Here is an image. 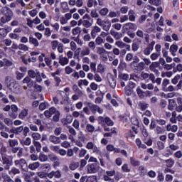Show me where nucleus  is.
Returning <instances> with one entry per match:
<instances>
[{"instance_id": "33", "label": "nucleus", "mask_w": 182, "mask_h": 182, "mask_svg": "<svg viewBox=\"0 0 182 182\" xmlns=\"http://www.w3.org/2000/svg\"><path fill=\"white\" fill-rule=\"evenodd\" d=\"M9 147L14 148L15 146H18V142L17 139H9Z\"/></svg>"}, {"instance_id": "13", "label": "nucleus", "mask_w": 182, "mask_h": 182, "mask_svg": "<svg viewBox=\"0 0 182 182\" xmlns=\"http://www.w3.org/2000/svg\"><path fill=\"white\" fill-rule=\"evenodd\" d=\"M116 46L119 48V49H124V48L127 49V50L130 51V45L126 44L123 41H116L115 42Z\"/></svg>"}, {"instance_id": "23", "label": "nucleus", "mask_w": 182, "mask_h": 182, "mask_svg": "<svg viewBox=\"0 0 182 182\" xmlns=\"http://www.w3.org/2000/svg\"><path fill=\"white\" fill-rule=\"evenodd\" d=\"M177 106V103L174 100H169V105L168 106V110H174V108Z\"/></svg>"}, {"instance_id": "5", "label": "nucleus", "mask_w": 182, "mask_h": 182, "mask_svg": "<svg viewBox=\"0 0 182 182\" xmlns=\"http://www.w3.org/2000/svg\"><path fill=\"white\" fill-rule=\"evenodd\" d=\"M132 62V60H133ZM125 60L127 62H132L130 63V66L132 68V66H134V68H136V63H139V62H140V59H139V58L137 56H133V53H129L126 55L125 57Z\"/></svg>"}, {"instance_id": "31", "label": "nucleus", "mask_w": 182, "mask_h": 182, "mask_svg": "<svg viewBox=\"0 0 182 182\" xmlns=\"http://www.w3.org/2000/svg\"><path fill=\"white\" fill-rule=\"evenodd\" d=\"M151 50H153V46H148L144 49V55L149 56V55H150V53H151Z\"/></svg>"}, {"instance_id": "28", "label": "nucleus", "mask_w": 182, "mask_h": 182, "mask_svg": "<svg viewBox=\"0 0 182 182\" xmlns=\"http://www.w3.org/2000/svg\"><path fill=\"white\" fill-rule=\"evenodd\" d=\"M39 166H41V164L39 162H34L28 165V168H30V170H36V168H38Z\"/></svg>"}, {"instance_id": "47", "label": "nucleus", "mask_w": 182, "mask_h": 182, "mask_svg": "<svg viewBox=\"0 0 182 182\" xmlns=\"http://www.w3.org/2000/svg\"><path fill=\"white\" fill-rule=\"evenodd\" d=\"M139 106L142 110H146L149 107V104L144 102H140Z\"/></svg>"}, {"instance_id": "60", "label": "nucleus", "mask_w": 182, "mask_h": 182, "mask_svg": "<svg viewBox=\"0 0 182 182\" xmlns=\"http://www.w3.org/2000/svg\"><path fill=\"white\" fill-rule=\"evenodd\" d=\"M82 25L85 28H90V26H92V23L87 20H84L82 21Z\"/></svg>"}, {"instance_id": "50", "label": "nucleus", "mask_w": 182, "mask_h": 182, "mask_svg": "<svg viewBox=\"0 0 182 182\" xmlns=\"http://www.w3.org/2000/svg\"><path fill=\"white\" fill-rule=\"evenodd\" d=\"M8 35V29L6 28H0V36L5 38Z\"/></svg>"}, {"instance_id": "12", "label": "nucleus", "mask_w": 182, "mask_h": 182, "mask_svg": "<svg viewBox=\"0 0 182 182\" xmlns=\"http://www.w3.org/2000/svg\"><path fill=\"white\" fill-rule=\"evenodd\" d=\"M100 32H102V28H100V27H99L97 26H93L91 30L92 38H96V36H97V35H99V33H100Z\"/></svg>"}, {"instance_id": "2", "label": "nucleus", "mask_w": 182, "mask_h": 182, "mask_svg": "<svg viewBox=\"0 0 182 182\" xmlns=\"http://www.w3.org/2000/svg\"><path fill=\"white\" fill-rule=\"evenodd\" d=\"M28 77H26L23 80L22 83H26L28 87H32L33 86V81L32 79L35 78L37 75V73H35L33 70H30L28 71Z\"/></svg>"}, {"instance_id": "7", "label": "nucleus", "mask_w": 182, "mask_h": 182, "mask_svg": "<svg viewBox=\"0 0 182 182\" xmlns=\"http://www.w3.org/2000/svg\"><path fill=\"white\" fill-rule=\"evenodd\" d=\"M140 77L142 80H146V79H149L152 83H154V79L156 78V76L153 73L149 74L144 71H142L140 74Z\"/></svg>"}, {"instance_id": "18", "label": "nucleus", "mask_w": 182, "mask_h": 182, "mask_svg": "<svg viewBox=\"0 0 182 182\" xmlns=\"http://www.w3.org/2000/svg\"><path fill=\"white\" fill-rule=\"evenodd\" d=\"M87 55H90V48L89 47H84L81 50L80 56L83 58L84 56H87Z\"/></svg>"}, {"instance_id": "1", "label": "nucleus", "mask_w": 182, "mask_h": 182, "mask_svg": "<svg viewBox=\"0 0 182 182\" xmlns=\"http://www.w3.org/2000/svg\"><path fill=\"white\" fill-rule=\"evenodd\" d=\"M4 83L13 93L16 95H22L24 90H28V86L24 85L21 87V85L16 84V81L14 80L11 76H6L4 79Z\"/></svg>"}, {"instance_id": "9", "label": "nucleus", "mask_w": 182, "mask_h": 182, "mask_svg": "<svg viewBox=\"0 0 182 182\" xmlns=\"http://www.w3.org/2000/svg\"><path fill=\"white\" fill-rule=\"evenodd\" d=\"M2 157V159H1ZM3 161V164H5L4 166L5 170H9V168L11 166H12V161L9 160V159L6 158V156H2L1 154H0V161Z\"/></svg>"}, {"instance_id": "4", "label": "nucleus", "mask_w": 182, "mask_h": 182, "mask_svg": "<svg viewBox=\"0 0 182 182\" xmlns=\"http://www.w3.org/2000/svg\"><path fill=\"white\" fill-rule=\"evenodd\" d=\"M136 87V80L131 78L129 79L128 85L125 87V95L130 96L133 93V89Z\"/></svg>"}, {"instance_id": "17", "label": "nucleus", "mask_w": 182, "mask_h": 182, "mask_svg": "<svg viewBox=\"0 0 182 182\" xmlns=\"http://www.w3.org/2000/svg\"><path fill=\"white\" fill-rule=\"evenodd\" d=\"M55 112H56V108L50 107L48 110H46L44 112V116H46L47 119H49L52 117V115H53Z\"/></svg>"}, {"instance_id": "20", "label": "nucleus", "mask_w": 182, "mask_h": 182, "mask_svg": "<svg viewBox=\"0 0 182 182\" xmlns=\"http://www.w3.org/2000/svg\"><path fill=\"white\" fill-rule=\"evenodd\" d=\"M105 70H106V67L105 65H103V64L100 63L97 65V73H101V75H102V74L105 73Z\"/></svg>"}, {"instance_id": "43", "label": "nucleus", "mask_w": 182, "mask_h": 182, "mask_svg": "<svg viewBox=\"0 0 182 182\" xmlns=\"http://www.w3.org/2000/svg\"><path fill=\"white\" fill-rule=\"evenodd\" d=\"M18 49L20 50H23L24 52H28V50H29V47L25 44L21 43L18 45Z\"/></svg>"}, {"instance_id": "59", "label": "nucleus", "mask_w": 182, "mask_h": 182, "mask_svg": "<svg viewBox=\"0 0 182 182\" xmlns=\"http://www.w3.org/2000/svg\"><path fill=\"white\" fill-rule=\"evenodd\" d=\"M159 56H160V53H153L150 55V58L151 59V60H156V59H158Z\"/></svg>"}, {"instance_id": "56", "label": "nucleus", "mask_w": 182, "mask_h": 182, "mask_svg": "<svg viewBox=\"0 0 182 182\" xmlns=\"http://www.w3.org/2000/svg\"><path fill=\"white\" fill-rule=\"evenodd\" d=\"M88 48L91 49V50H95L96 49V43H95L94 41H90L88 43Z\"/></svg>"}, {"instance_id": "57", "label": "nucleus", "mask_w": 182, "mask_h": 182, "mask_svg": "<svg viewBox=\"0 0 182 182\" xmlns=\"http://www.w3.org/2000/svg\"><path fill=\"white\" fill-rule=\"evenodd\" d=\"M83 85L84 86H88L89 81L87 80H80L78 82V86H82Z\"/></svg>"}, {"instance_id": "19", "label": "nucleus", "mask_w": 182, "mask_h": 182, "mask_svg": "<svg viewBox=\"0 0 182 182\" xmlns=\"http://www.w3.org/2000/svg\"><path fill=\"white\" fill-rule=\"evenodd\" d=\"M106 42V39L102 38V36H98L96 38H95V43L96 45H97L98 46H100V45H103V43H105Z\"/></svg>"}, {"instance_id": "54", "label": "nucleus", "mask_w": 182, "mask_h": 182, "mask_svg": "<svg viewBox=\"0 0 182 182\" xmlns=\"http://www.w3.org/2000/svg\"><path fill=\"white\" fill-rule=\"evenodd\" d=\"M57 49L59 53H63V51L65 50V47L63 46V44L62 43H60L58 46L57 47Z\"/></svg>"}, {"instance_id": "58", "label": "nucleus", "mask_w": 182, "mask_h": 182, "mask_svg": "<svg viewBox=\"0 0 182 182\" xmlns=\"http://www.w3.org/2000/svg\"><path fill=\"white\" fill-rule=\"evenodd\" d=\"M24 178L26 182H33V178H31V176L28 173L24 175Z\"/></svg>"}, {"instance_id": "22", "label": "nucleus", "mask_w": 182, "mask_h": 182, "mask_svg": "<svg viewBox=\"0 0 182 182\" xmlns=\"http://www.w3.org/2000/svg\"><path fill=\"white\" fill-rule=\"evenodd\" d=\"M33 144L34 147H36V150L38 153H41V150L42 149V144H41V142L38 141H33Z\"/></svg>"}, {"instance_id": "46", "label": "nucleus", "mask_w": 182, "mask_h": 182, "mask_svg": "<svg viewBox=\"0 0 182 182\" xmlns=\"http://www.w3.org/2000/svg\"><path fill=\"white\" fill-rule=\"evenodd\" d=\"M86 130L88 133H93L95 132V127L90 124L86 125Z\"/></svg>"}, {"instance_id": "11", "label": "nucleus", "mask_w": 182, "mask_h": 182, "mask_svg": "<svg viewBox=\"0 0 182 182\" xmlns=\"http://www.w3.org/2000/svg\"><path fill=\"white\" fill-rule=\"evenodd\" d=\"M107 80L109 86L112 89H114V87H116V79H114V76H113L112 74H108Z\"/></svg>"}, {"instance_id": "44", "label": "nucleus", "mask_w": 182, "mask_h": 182, "mask_svg": "<svg viewBox=\"0 0 182 182\" xmlns=\"http://www.w3.org/2000/svg\"><path fill=\"white\" fill-rule=\"evenodd\" d=\"M58 46H59V41H51V48H52L53 50H56V49H58Z\"/></svg>"}, {"instance_id": "45", "label": "nucleus", "mask_w": 182, "mask_h": 182, "mask_svg": "<svg viewBox=\"0 0 182 182\" xmlns=\"http://www.w3.org/2000/svg\"><path fill=\"white\" fill-rule=\"evenodd\" d=\"M9 38L11 39H14L15 41H19L20 39V36L18 34H16L15 33H11L9 35Z\"/></svg>"}, {"instance_id": "16", "label": "nucleus", "mask_w": 182, "mask_h": 182, "mask_svg": "<svg viewBox=\"0 0 182 182\" xmlns=\"http://www.w3.org/2000/svg\"><path fill=\"white\" fill-rule=\"evenodd\" d=\"M48 141L50 143H53V144H60V138L55 135H50L48 138Z\"/></svg>"}, {"instance_id": "14", "label": "nucleus", "mask_w": 182, "mask_h": 182, "mask_svg": "<svg viewBox=\"0 0 182 182\" xmlns=\"http://www.w3.org/2000/svg\"><path fill=\"white\" fill-rule=\"evenodd\" d=\"M99 171V166L96 164H92L87 167V172L88 173H97Z\"/></svg>"}, {"instance_id": "6", "label": "nucleus", "mask_w": 182, "mask_h": 182, "mask_svg": "<svg viewBox=\"0 0 182 182\" xmlns=\"http://www.w3.org/2000/svg\"><path fill=\"white\" fill-rule=\"evenodd\" d=\"M14 164L16 167L19 166L22 171H26V166H28V163H26V160L23 159H20L14 161Z\"/></svg>"}, {"instance_id": "15", "label": "nucleus", "mask_w": 182, "mask_h": 182, "mask_svg": "<svg viewBox=\"0 0 182 182\" xmlns=\"http://www.w3.org/2000/svg\"><path fill=\"white\" fill-rule=\"evenodd\" d=\"M62 174H60V171H53L47 174V177H48V178H53V177H55V178H60Z\"/></svg>"}, {"instance_id": "42", "label": "nucleus", "mask_w": 182, "mask_h": 182, "mask_svg": "<svg viewBox=\"0 0 182 182\" xmlns=\"http://www.w3.org/2000/svg\"><path fill=\"white\" fill-rule=\"evenodd\" d=\"M155 132H156V134H163V133H164L166 132V130L164 129V128H163L160 126H156Z\"/></svg>"}, {"instance_id": "63", "label": "nucleus", "mask_w": 182, "mask_h": 182, "mask_svg": "<svg viewBox=\"0 0 182 182\" xmlns=\"http://www.w3.org/2000/svg\"><path fill=\"white\" fill-rule=\"evenodd\" d=\"M4 123L7 126H12L14 124V122H12V120L9 118L4 119Z\"/></svg>"}, {"instance_id": "3", "label": "nucleus", "mask_w": 182, "mask_h": 182, "mask_svg": "<svg viewBox=\"0 0 182 182\" xmlns=\"http://www.w3.org/2000/svg\"><path fill=\"white\" fill-rule=\"evenodd\" d=\"M14 14L12 11L9 9H7V11L5 15L0 18V26H4V23L9 22L12 19Z\"/></svg>"}, {"instance_id": "25", "label": "nucleus", "mask_w": 182, "mask_h": 182, "mask_svg": "<svg viewBox=\"0 0 182 182\" xmlns=\"http://www.w3.org/2000/svg\"><path fill=\"white\" fill-rule=\"evenodd\" d=\"M59 63H60L62 66H65V65L69 63V59L66 57H60Z\"/></svg>"}, {"instance_id": "52", "label": "nucleus", "mask_w": 182, "mask_h": 182, "mask_svg": "<svg viewBox=\"0 0 182 182\" xmlns=\"http://www.w3.org/2000/svg\"><path fill=\"white\" fill-rule=\"evenodd\" d=\"M165 163H166L167 167H173V165L174 164V160H173L172 159H169L168 160H166Z\"/></svg>"}, {"instance_id": "37", "label": "nucleus", "mask_w": 182, "mask_h": 182, "mask_svg": "<svg viewBox=\"0 0 182 182\" xmlns=\"http://www.w3.org/2000/svg\"><path fill=\"white\" fill-rule=\"evenodd\" d=\"M28 116V109H23L21 113L18 114L19 119H25Z\"/></svg>"}, {"instance_id": "26", "label": "nucleus", "mask_w": 182, "mask_h": 182, "mask_svg": "<svg viewBox=\"0 0 182 182\" xmlns=\"http://www.w3.org/2000/svg\"><path fill=\"white\" fill-rule=\"evenodd\" d=\"M21 143L22 146H31V144L32 143V140L31 139V138L27 137L25 139L21 140Z\"/></svg>"}, {"instance_id": "29", "label": "nucleus", "mask_w": 182, "mask_h": 182, "mask_svg": "<svg viewBox=\"0 0 182 182\" xmlns=\"http://www.w3.org/2000/svg\"><path fill=\"white\" fill-rule=\"evenodd\" d=\"M136 144L139 147V149H147L146 144L141 143V140L140 139H136Z\"/></svg>"}, {"instance_id": "36", "label": "nucleus", "mask_w": 182, "mask_h": 182, "mask_svg": "<svg viewBox=\"0 0 182 182\" xmlns=\"http://www.w3.org/2000/svg\"><path fill=\"white\" fill-rule=\"evenodd\" d=\"M29 42L35 46H39V42L38 40L32 36L29 37Z\"/></svg>"}, {"instance_id": "48", "label": "nucleus", "mask_w": 182, "mask_h": 182, "mask_svg": "<svg viewBox=\"0 0 182 182\" xmlns=\"http://www.w3.org/2000/svg\"><path fill=\"white\" fill-rule=\"evenodd\" d=\"M149 4L151 5H154L155 6H159V5H161V0H149Z\"/></svg>"}, {"instance_id": "35", "label": "nucleus", "mask_w": 182, "mask_h": 182, "mask_svg": "<svg viewBox=\"0 0 182 182\" xmlns=\"http://www.w3.org/2000/svg\"><path fill=\"white\" fill-rule=\"evenodd\" d=\"M60 6L63 11V12H68L69 11V6L68 5V2L64 1L60 4Z\"/></svg>"}, {"instance_id": "61", "label": "nucleus", "mask_w": 182, "mask_h": 182, "mask_svg": "<svg viewBox=\"0 0 182 182\" xmlns=\"http://www.w3.org/2000/svg\"><path fill=\"white\" fill-rule=\"evenodd\" d=\"M105 122L107 124V126H113L114 124L113 121H112V119H110V118L109 117H105Z\"/></svg>"}, {"instance_id": "53", "label": "nucleus", "mask_w": 182, "mask_h": 182, "mask_svg": "<svg viewBox=\"0 0 182 182\" xmlns=\"http://www.w3.org/2000/svg\"><path fill=\"white\" fill-rule=\"evenodd\" d=\"M65 72L66 75H70V73H73V72H75V70H73V68H71L70 66H67L65 68Z\"/></svg>"}, {"instance_id": "49", "label": "nucleus", "mask_w": 182, "mask_h": 182, "mask_svg": "<svg viewBox=\"0 0 182 182\" xmlns=\"http://www.w3.org/2000/svg\"><path fill=\"white\" fill-rule=\"evenodd\" d=\"M48 157L49 160H50V161H56L59 160V159L56 155H55V154H50Z\"/></svg>"}, {"instance_id": "10", "label": "nucleus", "mask_w": 182, "mask_h": 182, "mask_svg": "<svg viewBox=\"0 0 182 182\" xmlns=\"http://www.w3.org/2000/svg\"><path fill=\"white\" fill-rule=\"evenodd\" d=\"M136 35L138 36V38H144L146 43H149L150 39V36H149V34L144 33L141 30H138L136 33Z\"/></svg>"}, {"instance_id": "8", "label": "nucleus", "mask_w": 182, "mask_h": 182, "mask_svg": "<svg viewBox=\"0 0 182 182\" xmlns=\"http://www.w3.org/2000/svg\"><path fill=\"white\" fill-rule=\"evenodd\" d=\"M136 93L139 97V99H144V97H147L148 96H151V92L146 90L142 91L140 87L136 88Z\"/></svg>"}, {"instance_id": "39", "label": "nucleus", "mask_w": 182, "mask_h": 182, "mask_svg": "<svg viewBox=\"0 0 182 182\" xmlns=\"http://www.w3.org/2000/svg\"><path fill=\"white\" fill-rule=\"evenodd\" d=\"M111 35L114 38V39H116L117 41H119V39H120V38H122V33H117L116 31H111Z\"/></svg>"}, {"instance_id": "64", "label": "nucleus", "mask_w": 182, "mask_h": 182, "mask_svg": "<svg viewBox=\"0 0 182 182\" xmlns=\"http://www.w3.org/2000/svg\"><path fill=\"white\" fill-rule=\"evenodd\" d=\"M86 182H97V179L95 176H90L87 178Z\"/></svg>"}, {"instance_id": "41", "label": "nucleus", "mask_w": 182, "mask_h": 182, "mask_svg": "<svg viewBox=\"0 0 182 182\" xmlns=\"http://www.w3.org/2000/svg\"><path fill=\"white\" fill-rule=\"evenodd\" d=\"M79 167V162H71L69 165L70 170H76Z\"/></svg>"}, {"instance_id": "51", "label": "nucleus", "mask_w": 182, "mask_h": 182, "mask_svg": "<svg viewBox=\"0 0 182 182\" xmlns=\"http://www.w3.org/2000/svg\"><path fill=\"white\" fill-rule=\"evenodd\" d=\"M48 156L43 154H41L38 157V160H40V161H48Z\"/></svg>"}, {"instance_id": "34", "label": "nucleus", "mask_w": 182, "mask_h": 182, "mask_svg": "<svg viewBox=\"0 0 182 182\" xmlns=\"http://www.w3.org/2000/svg\"><path fill=\"white\" fill-rule=\"evenodd\" d=\"M178 50V46L177 45H172L170 47V52L172 53L173 56H176V52Z\"/></svg>"}, {"instance_id": "27", "label": "nucleus", "mask_w": 182, "mask_h": 182, "mask_svg": "<svg viewBox=\"0 0 182 182\" xmlns=\"http://www.w3.org/2000/svg\"><path fill=\"white\" fill-rule=\"evenodd\" d=\"M86 149H87V150H94L97 146L96 144L92 141H89L87 143L86 146H85Z\"/></svg>"}, {"instance_id": "24", "label": "nucleus", "mask_w": 182, "mask_h": 182, "mask_svg": "<svg viewBox=\"0 0 182 182\" xmlns=\"http://www.w3.org/2000/svg\"><path fill=\"white\" fill-rule=\"evenodd\" d=\"M41 168L44 171V173H48V171L52 168V166H50L49 164H44L41 165Z\"/></svg>"}, {"instance_id": "32", "label": "nucleus", "mask_w": 182, "mask_h": 182, "mask_svg": "<svg viewBox=\"0 0 182 182\" xmlns=\"http://www.w3.org/2000/svg\"><path fill=\"white\" fill-rule=\"evenodd\" d=\"M31 137L33 139V141H38V140H41V134L38 132L32 133Z\"/></svg>"}, {"instance_id": "30", "label": "nucleus", "mask_w": 182, "mask_h": 182, "mask_svg": "<svg viewBox=\"0 0 182 182\" xmlns=\"http://www.w3.org/2000/svg\"><path fill=\"white\" fill-rule=\"evenodd\" d=\"M107 150H108V151H114V153H119L120 152V149H115L114 146L112 144H109V145L107 146Z\"/></svg>"}, {"instance_id": "21", "label": "nucleus", "mask_w": 182, "mask_h": 182, "mask_svg": "<svg viewBox=\"0 0 182 182\" xmlns=\"http://www.w3.org/2000/svg\"><path fill=\"white\" fill-rule=\"evenodd\" d=\"M159 66H160V63H159V62H152L151 63V65H149V70L151 72H154V70H156V69H157V68H159Z\"/></svg>"}, {"instance_id": "40", "label": "nucleus", "mask_w": 182, "mask_h": 182, "mask_svg": "<svg viewBox=\"0 0 182 182\" xmlns=\"http://www.w3.org/2000/svg\"><path fill=\"white\" fill-rule=\"evenodd\" d=\"M97 53L100 56L101 55H104V53H107V51L103 47H97Z\"/></svg>"}, {"instance_id": "62", "label": "nucleus", "mask_w": 182, "mask_h": 182, "mask_svg": "<svg viewBox=\"0 0 182 182\" xmlns=\"http://www.w3.org/2000/svg\"><path fill=\"white\" fill-rule=\"evenodd\" d=\"M19 173H21V171H19L18 168H16L15 167H13L10 171V174H19Z\"/></svg>"}, {"instance_id": "38", "label": "nucleus", "mask_w": 182, "mask_h": 182, "mask_svg": "<svg viewBox=\"0 0 182 182\" xmlns=\"http://www.w3.org/2000/svg\"><path fill=\"white\" fill-rule=\"evenodd\" d=\"M53 122H59V119L60 117V112L59 111L55 110V112L53 114Z\"/></svg>"}, {"instance_id": "55", "label": "nucleus", "mask_w": 182, "mask_h": 182, "mask_svg": "<svg viewBox=\"0 0 182 182\" xmlns=\"http://www.w3.org/2000/svg\"><path fill=\"white\" fill-rule=\"evenodd\" d=\"M130 161H131V164L132 166H136L140 165V161L136 160V159H134V158H131Z\"/></svg>"}]
</instances>
